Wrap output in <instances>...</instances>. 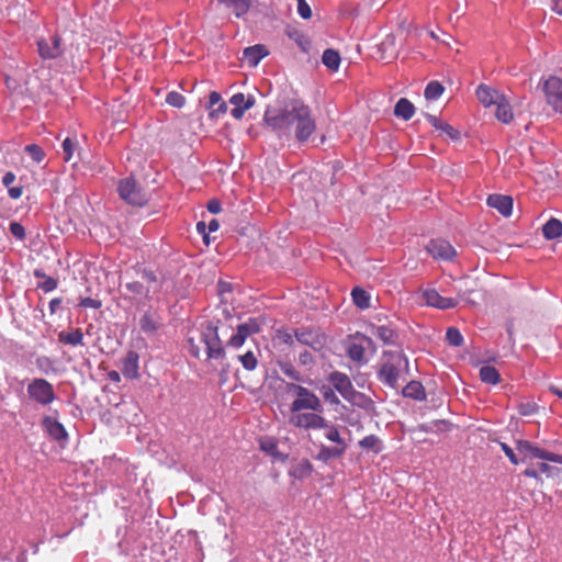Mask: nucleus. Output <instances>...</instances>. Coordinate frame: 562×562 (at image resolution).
Instances as JSON below:
<instances>
[{
    "label": "nucleus",
    "mask_w": 562,
    "mask_h": 562,
    "mask_svg": "<svg viewBox=\"0 0 562 562\" xmlns=\"http://www.w3.org/2000/svg\"><path fill=\"white\" fill-rule=\"evenodd\" d=\"M263 123L278 138L293 137L297 143L310 140L317 130L311 106L300 100H290L284 106H268L263 114Z\"/></svg>",
    "instance_id": "1"
},
{
    "label": "nucleus",
    "mask_w": 562,
    "mask_h": 562,
    "mask_svg": "<svg viewBox=\"0 0 562 562\" xmlns=\"http://www.w3.org/2000/svg\"><path fill=\"white\" fill-rule=\"evenodd\" d=\"M407 375L408 360L402 350L384 351L382 353V363L379 369L381 383L396 389L400 380H405Z\"/></svg>",
    "instance_id": "2"
},
{
    "label": "nucleus",
    "mask_w": 562,
    "mask_h": 562,
    "mask_svg": "<svg viewBox=\"0 0 562 562\" xmlns=\"http://www.w3.org/2000/svg\"><path fill=\"white\" fill-rule=\"evenodd\" d=\"M289 393H295L296 397L290 404V412L296 411H313L322 412L324 407L321 404L319 397L315 392L306 386L299 385L296 383H289L285 386Z\"/></svg>",
    "instance_id": "3"
},
{
    "label": "nucleus",
    "mask_w": 562,
    "mask_h": 562,
    "mask_svg": "<svg viewBox=\"0 0 562 562\" xmlns=\"http://www.w3.org/2000/svg\"><path fill=\"white\" fill-rule=\"evenodd\" d=\"M126 291L133 294L134 297H149V293L160 291V282L156 278L154 271L143 269L139 272V279L127 282L125 284Z\"/></svg>",
    "instance_id": "4"
},
{
    "label": "nucleus",
    "mask_w": 562,
    "mask_h": 562,
    "mask_svg": "<svg viewBox=\"0 0 562 562\" xmlns=\"http://www.w3.org/2000/svg\"><path fill=\"white\" fill-rule=\"evenodd\" d=\"M542 91L548 106L562 117V78L548 77L542 81Z\"/></svg>",
    "instance_id": "5"
},
{
    "label": "nucleus",
    "mask_w": 562,
    "mask_h": 562,
    "mask_svg": "<svg viewBox=\"0 0 562 562\" xmlns=\"http://www.w3.org/2000/svg\"><path fill=\"white\" fill-rule=\"evenodd\" d=\"M26 394L36 404L47 406L55 401L54 387L43 378L33 379L26 386Z\"/></svg>",
    "instance_id": "6"
},
{
    "label": "nucleus",
    "mask_w": 562,
    "mask_h": 562,
    "mask_svg": "<svg viewBox=\"0 0 562 562\" xmlns=\"http://www.w3.org/2000/svg\"><path fill=\"white\" fill-rule=\"evenodd\" d=\"M290 425L304 430H319L325 427L326 419L321 415L322 412L296 411L290 412Z\"/></svg>",
    "instance_id": "7"
},
{
    "label": "nucleus",
    "mask_w": 562,
    "mask_h": 562,
    "mask_svg": "<svg viewBox=\"0 0 562 562\" xmlns=\"http://www.w3.org/2000/svg\"><path fill=\"white\" fill-rule=\"evenodd\" d=\"M119 194L122 200L133 206H143L147 203V194L137 186L133 178H125L119 182Z\"/></svg>",
    "instance_id": "8"
},
{
    "label": "nucleus",
    "mask_w": 562,
    "mask_h": 562,
    "mask_svg": "<svg viewBox=\"0 0 562 562\" xmlns=\"http://www.w3.org/2000/svg\"><path fill=\"white\" fill-rule=\"evenodd\" d=\"M294 336L297 342L312 348L316 352L323 351L327 345V336L319 328H297L294 331Z\"/></svg>",
    "instance_id": "9"
},
{
    "label": "nucleus",
    "mask_w": 562,
    "mask_h": 562,
    "mask_svg": "<svg viewBox=\"0 0 562 562\" xmlns=\"http://www.w3.org/2000/svg\"><path fill=\"white\" fill-rule=\"evenodd\" d=\"M202 341L206 347L207 359H223L225 351L222 347V340L217 334V327L213 324H209L204 327L202 335Z\"/></svg>",
    "instance_id": "10"
},
{
    "label": "nucleus",
    "mask_w": 562,
    "mask_h": 562,
    "mask_svg": "<svg viewBox=\"0 0 562 562\" xmlns=\"http://www.w3.org/2000/svg\"><path fill=\"white\" fill-rule=\"evenodd\" d=\"M517 451L522 454V458L530 457L562 464V454L552 453L548 450L541 449L527 440L517 441Z\"/></svg>",
    "instance_id": "11"
},
{
    "label": "nucleus",
    "mask_w": 562,
    "mask_h": 562,
    "mask_svg": "<svg viewBox=\"0 0 562 562\" xmlns=\"http://www.w3.org/2000/svg\"><path fill=\"white\" fill-rule=\"evenodd\" d=\"M426 249L435 260L450 262L457 257L456 248L445 239H432L427 244Z\"/></svg>",
    "instance_id": "12"
},
{
    "label": "nucleus",
    "mask_w": 562,
    "mask_h": 562,
    "mask_svg": "<svg viewBox=\"0 0 562 562\" xmlns=\"http://www.w3.org/2000/svg\"><path fill=\"white\" fill-rule=\"evenodd\" d=\"M422 296H424L427 306L439 310L453 308L458 304L456 299L442 296L436 289H426L422 291Z\"/></svg>",
    "instance_id": "13"
},
{
    "label": "nucleus",
    "mask_w": 562,
    "mask_h": 562,
    "mask_svg": "<svg viewBox=\"0 0 562 562\" xmlns=\"http://www.w3.org/2000/svg\"><path fill=\"white\" fill-rule=\"evenodd\" d=\"M327 381L330 382L334 390L342 395L344 398H352L355 390L351 380L347 374L339 371H334L330 373L329 378H327Z\"/></svg>",
    "instance_id": "14"
},
{
    "label": "nucleus",
    "mask_w": 562,
    "mask_h": 562,
    "mask_svg": "<svg viewBox=\"0 0 562 562\" xmlns=\"http://www.w3.org/2000/svg\"><path fill=\"white\" fill-rule=\"evenodd\" d=\"M120 370L122 375L127 380L139 378V355L136 351L126 352L125 357L120 360Z\"/></svg>",
    "instance_id": "15"
},
{
    "label": "nucleus",
    "mask_w": 562,
    "mask_h": 562,
    "mask_svg": "<svg viewBox=\"0 0 562 562\" xmlns=\"http://www.w3.org/2000/svg\"><path fill=\"white\" fill-rule=\"evenodd\" d=\"M229 103L234 106L233 110H231V115L236 120H240L245 112L255 106L256 99L251 94L245 95L243 93H236L229 98Z\"/></svg>",
    "instance_id": "16"
},
{
    "label": "nucleus",
    "mask_w": 562,
    "mask_h": 562,
    "mask_svg": "<svg viewBox=\"0 0 562 562\" xmlns=\"http://www.w3.org/2000/svg\"><path fill=\"white\" fill-rule=\"evenodd\" d=\"M475 95L484 106H493L505 100V95L502 92L485 83H481L476 88Z\"/></svg>",
    "instance_id": "17"
},
{
    "label": "nucleus",
    "mask_w": 562,
    "mask_h": 562,
    "mask_svg": "<svg viewBox=\"0 0 562 562\" xmlns=\"http://www.w3.org/2000/svg\"><path fill=\"white\" fill-rule=\"evenodd\" d=\"M38 54L45 59H54L61 55L60 40L54 35L49 41L40 40L37 42Z\"/></svg>",
    "instance_id": "18"
},
{
    "label": "nucleus",
    "mask_w": 562,
    "mask_h": 562,
    "mask_svg": "<svg viewBox=\"0 0 562 562\" xmlns=\"http://www.w3.org/2000/svg\"><path fill=\"white\" fill-rule=\"evenodd\" d=\"M487 205L491 209L497 210L501 215L509 217L513 209V199L504 194H490Z\"/></svg>",
    "instance_id": "19"
},
{
    "label": "nucleus",
    "mask_w": 562,
    "mask_h": 562,
    "mask_svg": "<svg viewBox=\"0 0 562 562\" xmlns=\"http://www.w3.org/2000/svg\"><path fill=\"white\" fill-rule=\"evenodd\" d=\"M43 427L54 440H66L68 437L65 426L57 422V419H54L52 416L44 417Z\"/></svg>",
    "instance_id": "20"
},
{
    "label": "nucleus",
    "mask_w": 562,
    "mask_h": 562,
    "mask_svg": "<svg viewBox=\"0 0 562 562\" xmlns=\"http://www.w3.org/2000/svg\"><path fill=\"white\" fill-rule=\"evenodd\" d=\"M161 325V318L156 313L146 312L139 319L140 330L146 335H154L158 329H160Z\"/></svg>",
    "instance_id": "21"
},
{
    "label": "nucleus",
    "mask_w": 562,
    "mask_h": 562,
    "mask_svg": "<svg viewBox=\"0 0 562 562\" xmlns=\"http://www.w3.org/2000/svg\"><path fill=\"white\" fill-rule=\"evenodd\" d=\"M268 54L269 52L263 45L257 44L255 46L244 48L243 59L247 61L249 67H256Z\"/></svg>",
    "instance_id": "22"
},
{
    "label": "nucleus",
    "mask_w": 562,
    "mask_h": 562,
    "mask_svg": "<svg viewBox=\"0 0 562 562\" xmlns=\"http://www.w3.org/2000/svg\"><path fill=\"white\" fill-rule=\"evenodd\" d=\"M347 446L336 445L334 447H327L325 445L319 447L317 460L321 462H328L333 459H338L345 454Z\"/></svg>",
    "instance_id": "23"
},
{
    "label": "nucleus",
    "mask_w": 562,
    "mask_h": 562,
    "mask_svg": "<svg viewBox=\"0 0 562 562\" xmlns=\"http://www.w3.org/2000/svg\"><path fill=\"white\" fill-rule=\"evenodd\" d=\"M225 9L233 11L236 18H241L248 13L251 0H217Z\"/></svg>",
    "instance_id": "24"
},
{
    "label": "nucleus",
    "mask_w": 562,
    "mask_h": 562,
    "mask_svg": "<svg viewBox=\"0 0 562 562\" xmlns=\"http://www.w3.org/2000/svg\"><path fill=\"white\" fill-rule=\"evenodd\" d=\"M85 339V335L82 334L80 328L72 329L69 331L63 330L58 334V341L66 346L78 347L82 346V340Z\"/></svg>",
    "instance_id": "25"
},
{
    "label": "nucleus",
    "mask_w": 562,
    "mask_h": 562,
    "mask_svg": "<svg viewBox=\"0 0 562 562\" xmlns=\"http://www.w3.org/2000/svg\"><path fill=\"white\" fill-rule=\"evenodd\" d=\"M415 106L412 101L406 98H401L394 105V115L402 120L408 121L414 116Z\"/></svg>",
    "instance_id": "26"
},
{
    "label": "nucleus",
    "mask_w": 562,
    "mask_h": 562,
    "mask_svg": "<svg viewBox=\"0 0 562 562\" xmlns=\"http://www.w3.org/2000/svg\"><path fill=\"white\" fill-rule=\"evenodd\" d=\"M426 119L428 123L434 126V128L443 132L449 136L450 139H457L460 136V133L457 130H454L449 124L441 122L438 116L426 114Z\"/></svg>",
    "instance_id": "27"
},
{
    "label": "nucleus",
    "mask_w": 562,
    "mask_h": 562,
    "mask_svg": "<svg viewBox=\"0 0 562 562\" xmlns=\"http://www.w3.org/2000/svg\"><path fill=\"white\" fill-rule=\"evenodd\" d=\"M543 237L548 239H554L562 237V223L558 218H550L542 226Z\"/></svg>",
    "instance_id": "28"
},
{
    "label": "nucleus",
    "mask_w": 562,
    "mask_h": 562,
    "mask_svg": "<svg viewBox=\"0 0 562 562\" xmlns=\"http://www.w3.org/2000/svg\"><path fill=\"white\" fill-rule=\"evenodd\" d=\"M313 467L310 460L304 459L293 465L290 470V475L296 480H304L312 474Z\"/></svg>",
    "instance_id": "29"
},
{
    "label": "nucleus",
    "mask_w": 562,
    "mask_h": 562,
    "mask_svg": "<svg viewBox=\"0 0 562 562\" xmlns=\"http://www.w3.org/2000/svg\"><path fill=\"white\" fill-rule=\"evenodd\" d=\"M402 394H404L405 397L414 400H424L426 396L425 387L419 381L408 382L404 390H402Z\"/></svg>",
    "instance_id": "30"
},
{
    "label": "nucleus",
    "mask_w": 562,
    "mask_h": 562,
    "mask_svg": "<svg viewBox=\"0 0 562 562\" xmlns=\"http://www.w3.org/2000/svg\"><path fill=\"white\" fill-rule=\"evenodd\" d=\"M323 64L330 71H337L340 65V55L334 48H326L323 54Z\"/></svg>",
    "instance_id": "31"
},
{
    "label": "nucleus",
    "mask_w": 562,
    "mask_h": 562,
    "mask_svg": "<svg viewBox=\"0 0 562 562\" xmlns=\"http://www.w3.org/2000/svg\"><path fill=\"white\" fill-rule=\"evenodd\" d=\"M496 112L495 116L498 121H501L503 124H509L513 120V112L512 106L508 102V100H504L499 103H496Z\"/></svg>",
    "instance_id": "32"
},
{
    "label": "nucleus",
    "mask_w": 562,
    "mask_h": 562,
    "mask_svg": "<svg viewBox=\"0 0 562 562\" xmlns=\"http://www.w3.org/2000/svg\"><path fill=\"white\" fill-rule=\"evenodd\" d=\"M480 378L481 381L491 385H496L501 382V374L498 373L497 369L488 364L483 366L480 369Z\"/></svg>",
    "instance_id": "33"
},
{
    "label": "nucleus",
    "mask_w": 562,
    "mask_h": 562,
    "mask_svg": "<svg viewBox=\"0 0 562 562\" xmlns=\"http://www.w3.org/2000/svg\"><path fill=\"white\" fill-rule=\"evenodd\" d=\"M359 446L366 451H372L373 453H380L382 451V443L378 436L368 435L360 439Z\"/></svg>",
    "instance_id": "34"
},
{
    "label": "nucleus",
    "mask_w": 562,
    "mask_h": 562,
    "mask_svg": "<svg viewBox=\"0 0 562 562\" xmlns=\"http://www.w3.org/2000/svg\"><path fill=\"white\" fill-rule=\"evenodd\" d=\"M321 429H324V436L327 440L340 445V446H347L345 438H342L339 434L338 427L335 425L329 424L328 422H325V427H321Z\"/></svg>",
    "instance_id": "35"
},
{
    "label": "nucleus",
    "mask_w": 562,
    "mask_h": 562,
    "mask_svg": "<svg viewBox=\"0 0 562 562\" xmlns=\"http://www.w3.org/2000/svg\"><path fill=\"white\" fill-rule=\"evenodd\" d=\"M209 108L213 110V113L224 114L227 112V104L223 101L222 95L213 91L209 94Z\"/></svg>",
    "instance_id": "36"
},
{
    "label": "nucleus",
    "mask_w": 562,
    "mask_h": 562,
    "mask_svg": "<svg viewBox=\"0 0 562 562\" xmlns=\"http://www.w3.org/2000/svg\"><path fill=\"white\" fill-rule=\"evenodd\" d=\"M373 335L386 345H393L396 338L395 330L385 325L378 326L376 329H374Z\"/></svg>",
    "instance_id": "37"
},
{
    "label": "nucleus",
    "mask_w": 562,
    "mask_h": 562,
    "mask_svg": "<svg viewBox=\"0 0 562 562\" xmlns=\"http://www.w3.org/2000/svg\"><path fill=\"white\" fill-rule=\"evenodd\" d=\"M250 331L246 330L240 324L237 325L236 334L232 335L228 340L231 348H238L244 345L246 338L250 337Z\"/></svg>",
    "instance_id": "38"
},
{
    "label": "nucleus",
    "mask_w": 562,
    "mask_h": 562,
    "mask_svg": "<svg viewBox=\"0 0 562 562\" xmlns=\"http://www.w3.org/2000/svg\"><path fill=\"white\" fill-rule=\"evenodd\" d=\"M250 331L246 330L240 324L237 325L236 334L232 335L228 340L231 348H238L244 345L246 338L250 337Z\"/></svg>",
    "instance_id": "39"
},
{
    "label": "nucleus",
    "mask_w": 562,
    "mask_h": 562,
    "mask_svg": "<svg viewBox=\"0 0 562 562\" xmlns=\"http://www.w3.org/2000/svg\"><path fill=\"white\" fill-rule=\"evenodd\" d=\"M443 92V87L439 81H431L427 83L425 89V98L428 101H435L440 98Z\"/></svg>",
    "instance_id": "40"
},
{
    "label": "nucleus",
    "mask_w": 562,
    "mask_h": 562,
    "mask_svg": "<svg viewBox=\"0 0 562 562\" xmlns=\"http://www.w3.org/2000/svg\"><path fill=\"white\" fill-rule=\"evenodd\" d=\"M352 302L360 308L369 307V294L366 290L356 288L351 291Z\"/></svg>",
    "instance_id": "41"
},
{
    "label": "nucleus",
    "mask_w": 562,
    "mask_h": 562,
    "mask_svg": "<svg viewBox=\"0 0 562 562\" xmlns=\"http://www.w3.org/2000/svg\"><path fill=\"white\" fill-rule=\"evenodd\" d=\"M279 368H281L282 373L284 375H286L289 379H291L292 381H295V382H301L302 381V375L295 369V367L292 366L291 362L279 363Z\"/></svg>",
    "instance_id": "42"
},
{
    "label": "nucleus",
    "mask_w": 562,
    "mask_h": 562,
    "mask_svg": "<svg viewBox=\"0 0 562 562\" xmlns=\"http://www.w3.org/2000/svg\"><path fill=\"white\" fill-rule=\"evenodd\" d=\"M446 338L449 345L452 347H461L463 342V337L460 333V329L454 327H449L447 329Z\"/></svg>",
    "instance_id": "43"
},
{
    "label": "nucleus",
    "mask_w": 562,
    "mask_h": 562,
    "mask_svg": "<svg viewBox=\"0 0 562 562\" xmlns=\"http://www.w3.org/2000/svg\"><path fill=\"white\" fill-rule=\"evenodd\" d=\"M24 150L30 155L31 159L37 164L42 162L45 158L43 148L35 144L25 146Z\"/></svg>",
    "instance_id": "44"
},
{
    "label": "nucleus",
    "mask_w": 562,
    "mask_h": 562,
    "mask_svg": "<svg viewBox=\"0 0 562 562\" xmlns=\"http://www.w3.org/2000/svg\"><path fill=\"white\" fill-rule=\"evenodd\" d=\"M239 360L243 364V368H245L249 371L255 370L257 368L258 361H257L255 352H252V351H248V352L239 356Z\"/></svg>",
    "instance_id": "45"
},
{
    "label": "nucleus",
    "mask_w": 562,
    "mask_h": 562,
    "mask_svg": "<svg viewBox=\"0 0 562 562\" xmlns=\"http://www.w3.org/2000/svg\"><path fill=\"white\" fill-rule=\"evenodd\" d=\"M364 347L358 344H352L349 349H347V356L356 362H360L364 359Z\"/></svg>",
    "instance_id": "46"
},
{
    "label": "nucleus",
    "mask_w": 562,
    "mask_h": 562,
    "mask_svg": "<svg viewBox=\"0 0 562 562\" xmlns=\"http://www.w3.org/2000/svg\"><path fill=\"white\" fill-rule=\"evenodd\" d=\"M290 38L294 40L300 48L303 49V52H307L311 46L310 38L306 37L303 33L295 31L293 33H290Z\"/></svg>",
    "instance_id": "47"
},
{
    "label": "nucleus",
    "mask_w": 562,
    "mask_h": 562,
    "mask_svg": "<svg viewBox=\"0 0 562 562\" xmlns=\"http://www.w3.org/2000/svg\"><path fill=\"white\" fill-rule=\"evenodd\" d=\"M166 102L169 106L181 109L184 105V97L177 91L167 94Z\"/></svg>",
    "instance_id": "48"
},
{
    "label": "nucleus",
    "mask_w": 562,
    "mask_h": 562,
    "mask_svg": "<svg viewBox=\"0 0 562 562\" xmlns=\"http://www.w3.org/2000/svg\"><path fill=\"white\" fill-rule=\"evenodd\" d=\"M518 414L522 416H532L536 415L538 411V405L533 402H525L517 405Z\"/></svg>",
    "instance_id": "49"
},
{
    "label": "nucleus",
    "mask_w": 562,
    "mask_h": 562,
    "mask_svg": "<svg viewBox=\"0 0 562 562\" xmlns=\"http://www.w3.org/2000/svg\"><path fill=\"white\" fill-rule=\"evenodd\" d=\"M58 286V281L56 278L48 277L45 278L44 281L38 283V289L45 293L56 290Z\"/></svg>",
    "instance_id": "50"
},
{
    "label": "nucleus",
    "mask_w": 562,
    "mask_h": 562,
    "mask_svg": "<svg viewBox=\"0 0 562 562\" xmlns=\"http://www.w3.org/2000/svg\"><path fill=\"white\" fill-rule=\"evenodd\" d=\"M10 233L19 240H24L25 238L24 226H22L19 222L13 221L10 223Z\"/></svg>",
    "instance_id": "51"
},
{
    "label": "nucleus",
    "mask_w": 562,
    "mask_h": 562,
    "mask_svg": "<svg viewBox=\"0 0 562 562\" xmlns=\"http://www.w3.org/2000/svg\"><path fill=\"white\" fill-rule=\"evenodd\" d=\"M74 149H75V142L71 140L70 137H67L63 142L64 159L66 161H70V159L72 158Z\"/></svg>",
    "instance_id": "52"
},
{
    "label": "nucleus",
    "mask_w": 562,
    "mask_h": 562,
    "mask_svg": "<svg viewBox=\"0 0 562 562\" xmlns=\"http://www.w3.org/2000/svg\"><path fill=\"white\" fill-rule=\"evenodd\" d=\"M323 397L326 403H329L331 405H339V397L336 393H334V390L329 386H325L323 389Z\"/></svg>",
    "instance_id": "53"
},
{
    "label": "nucleus",
    "mask_w": 562,
    "mask_h": 562,
    "mask_svg": "<svg viewBox=\"0 0 562 562\" xmlns=\"http://www.w3.org/2000/svg\"><path fill=\"white\" fill-rule=\"evenodd\" d=\"M245 330L250 331L251 335L259 333L260 322L258 318H249L247 322L240 324Z\"/></svg>",
    "instance_id": "54"
},
{
    "label": "nucleus",
    "mask_w": 562,
    "mask_h": 562,
    "mask_svg": "<svg viewBox=\"0 0 562 562\" xmlns=\"http://www.w3.org/2000/svg\"><path fill=\"white\" fill-rule=\"evenodd\" d=\"M297 2V13L301 14V16L304 20H308L312 16V10L310 8V4L305 2V0H296Z\"/></svg>",
    "instance_id": "55"
},
{
    "label": "nucleus",
    "mask_w": 562,
    "mask_h": 562,
    "mask_svg": "<svg viewBox=\"0 0 562 562\" xmlns=\"http://www.w3.org/2000/svg\"><path fill=\"white\" fill-rule=\"evenodd\" d=\"M259 447H261V450L273 454L277 451V442L272 439H266L262 440L261 443H259Z\"/></svg>",
    "instance_id": "56"
},
{
    "label": "nucleus",
    "mask_w": 562,
    "mask_h": 562,
    "mask_svg": "<svg viewBox=\"0 0 562 562\" xmlns=\"http://www.w3.org/2000/svg\"><path fill=\"white\" fill-rule=\"evenodd\" d=\"M79 306L80 307H91V308L98 310L101 307V302L98 300H94L92 297H85V299H81V301L79 302Z\"/></svg>",
    "instance_id": "57"
},
{
    "label": "nucleus",
    "mask_w": 562,
    "mask_h": 562,
    "mask_svg": "<svg viewBox=\"0 0 562 562\" xmlns=\"http://www.w3.org/2000/svg\"><path fill=\"white\" fill-rule=\"evenodd\" d=\"M501 448H502V451L504 452V454L506 457H508L509 459V462L514 463V464H517L518 463V460H517V457L515 454V451L512 450L510 447H508L507 445L501 442Z\"/></svg>",
    "instance_id": "58"
},
{
    "label": "nucleus",
    "mask_w": 562,
    "mask_h": 562,
    "mask_svg": "<svg viewBox=\"0 0 562 562\" xmlns=\"http://www.w3.org/2000/svg\"><path fill=\"white\" fill-rule=\"evenodd\" d=\"M207 210L211 214H217L222 210L221 202L216 199H211L207 203Z\"/></svg>",
    "instance_id": "59"
},
{
    "label": "nucleus",
    "mask_w": 562,
    "mask_h": 562,
    "mask_svg": "<svg viewBox=\"0 0 562 562\" xmlns=\"http://www.w3.org/2000/svg\"><path fill=\"white\" fill-rule=\"evenodd\" d=\"M313 362H314V360H313L311 352L304 351V352H301V355H299V363H301L303 366H310V364H313Z\"/></svg>",
    "instance_id": "60"
},
{
    "label": "nucleus",
    "mask_w": 562,
    "mask_h": 562,
    "mask_svg": "<svg viewBox=\"0 0 562 562\" xmlns=\"http://www.w3.org/2000/svg\"><path fill=\"white\" fill-rule=\"evenodd\" d=\"M9 189L10 199L16 200L20 199L23 194V187H7Z\"/></svg>",
    "instance_id": "61"
},
{
    "label": "nucleus",
    "mask_w": 562,
    "mask_h": 562,
    "mask_svg": "<svg viewBox=\"0 0 562 562\" xmlns=\"http://www.w3.org/2000/svg\"><path fill=\"white\" fill-rule=\"evenodd\" d=\"M16 179V177L13 175V172L9 171L3 175L2 183L4 188H10L13 181Z\"/></svg>",
    "instance_id": "62"
},
{
    "label": "nucleus",
    "mask_w": 562,
    "mask_h": 562,
    "mask_svg": "<svg viewBox=\"0 0 562 562\" xmlns=\"http://www.w3.org/2000/svg\"><path fill=\"white\" fill-rule=\"evenodd\" d=\"M551 10L562 14V0H551Z\"/></svg>",
    "instance_id": "63"
},
{
    "label": "nucleus",
    "mask_w": 562,
    "mask_h": 562,
    "mask_svg": "<svg viewBox=\"0 0 562 562\" xmlns=\"http://www.w3.org/2000/svg\"><path fill=\"white\" fill-rule=\"evenodd\" d=\"M61 304V300L60 299H53L50 302H49V310H50V313L54 314L57 312L58 307L60 306Z\"/></svg>",
    "instance_id": "64"
}]
</instances>
